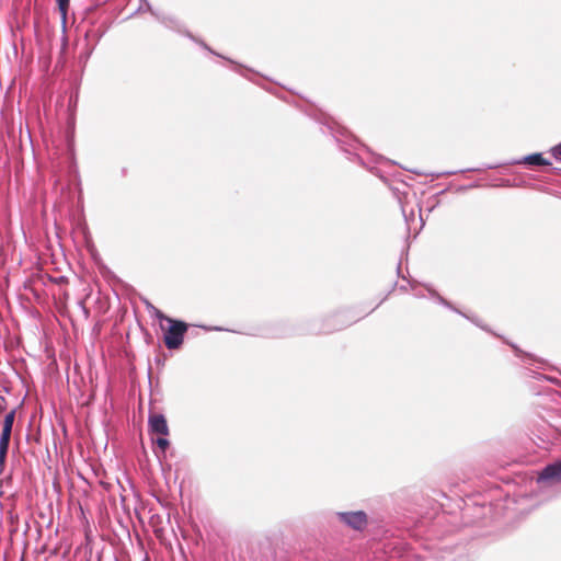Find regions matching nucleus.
<instances>
[{
	"label": "nucleus",
	"mask_w": 561,
	"mask_h": 561,
	"mask_svg": "<svg viewBox=\"0 0 561 561\" xmlns=\"http://www.w3.org/2000/svg\"><path fill=\"white\" fill-rule=\"evenodd\" d=\"M10 438H11V433L7 432V431L5 432L2 431L1 436H0V449H5V450L9 449Z\"/></svg>",
	"instance_id": "obj_8"
},
{
	"label": "nucleus",
	"mask_w": 561,
	"mask_h": 561,
	"mask_svg": "<svg viewBox=\"0 0 561 561\" xmlns=\"http://www.w3.org/2000/svg\"><path fill=\"white\" fill-rule=\"evenodd\" d=\"M156 317L159 319V320H163L168 323V319H171L170 317L165 316L161 310L159 309H156Z\"/></svg>",
	"instance_id": "obj_11"
},
{
	"label": "nucleus",
	"mask_w": 561,
	"mask_h": 561,
	"mask_svg": "<svg viewBox=\"0 0 561 561\" xmlns=\"http://www.w3.org/2000/svg\"><path fill=\"white\" fill-rule=\"evenodd\" d=\"M156 444L162 451H165V449L169 447V440L164 437L157 438Z\"/></svg>",
	"instance_id": "obj_9"
},
{
	"label": "nucleus",
	"mask_w": 561,
	"mask_h": 561,
	"mask_svg": "<svg viewBox=\"0 0 561 561\" xmlns=\"http://www.w3.org/2000/svg\"><path fill=\"white\" fill-rule=\"evenodd\" d=\"M524 163L529 165H549L550 162L547 161L541 153H533L524 158Z\"/></svg>",
	"instance_id": "obj_5"
},
{
	"label": "nucleus",
	"mask_w": 561,
	"mask_h": 561,
	"mask_svg": "<svg viewBox=\"0 0 561 561\" xmlns=\"http://www.w3.org/2000/svg\"><path fill=\"white\" fill-rule=\"evenodd\" d=\"M7 454H8V450L0 449V470H2V468L4 466Z\"/></svg>",
	"instance_id": "obj_10"
},
{
	"label": "nucleus",
	"mask_w": 561,
	"mask_h": 561,
	"mask_svg": "<svg viewBox=\"0 0 561 561\" xmlns=\"http://www.w3.org/2000/svg\"><path fill=\"white\" fill-rule=\"evenodd\" d=\"M539 481L561 482V460L547 466L539 474Z\"/></svg>",
	"instance_id": "obj_4"
},
{
	"label": "nucleus",
	"mask_w": 561,
	"mask_h": 561,
	"mask_svg": "<svg viewBox=\"0 0 561 561\" xmlns=\"http://www.w3.org/2000/svg\"><path fill=\"white\" fill-rule=\"evenodd\" d=\"M14 417H15V411L12 410L10 411L5 417H4V421H3V426H2V431L3 432H12V426H13V423H14Z\"/></svg>",
	"instance_id": "obj_7"
},
{
	"label": "nucleus",
	"mask_w": 561,
	"mask_h": 561,
	"mask_svg": "<svg viewBox=\"0 0 561 561\" xmlns=\"http://www.w3.org/2000/svg\"><path fill=\"white\" fill-rule=\"evenodd\" d=\"M168 327L161 324L164 345L168 350H178L183 344L184 335L188 325L185 322L175 319H168Z\"/></svg>",
	"instance_id": "obj_1"
},
{
	"label": "nucleus",
	"mask_w": 561,
	"mask_h": 561,
	"mask_svg": "<svg viewBox=\"0 0 561 561\" xmlns=\"http://www.w3.org/2000/svg\"><path fill=\"white\" fill-rule=\"evenodd\" d=\"M552 154L556 159L561 160V145L552 150Z\"/></svg>",
	"instance_id": "obj_12"
},
{
	"label": "nucleus",
	"mask_w": 561,
	"mask_h": 561,
	"mask_svg": "<svg viewBox=\"0 0 561 561\" xmlns=\"http://www.w3.org/2000/svg\"><path fill=\"white\" fill-rule=\"evenodd\" d=\"M340 519L356 530L363 529L367 525V516L363 511L339 513Z\"/></svg>",
	"instance_id": "obj_2"
},
{
	"label": "nucleus",
	"mask_w": 561,
	"mask_h": 561,
	"mask_svg": "<svg viewBox=\"0 0 561 561\" xmlns=\"http://www.w3.org/2000/svg\"><path fill=\"white\" fill-rule=\"evenodd\" d=\"M149 427L152 433L160 434L162 436L169 435V426L164 415L162 414H150Z\"/></svg>",
	"instance_id": "obj_3"
},
{
	"label": "nucleus",
	"mask_w": 561,
	"mask_h": 561,
	"mask_svg": "<svg viewBox=\"0 0 561 561\" xmlns=\"http://www.w3.org/2000/svg\"><path fill=\"white\" fill-rule=\"evenodd\" d=\"M56 3L58 7L60 16H61V21H62V23H66L70 0H56Z\"/></svg>",
	"instance_id": "obj_6"
}]
</instances>
